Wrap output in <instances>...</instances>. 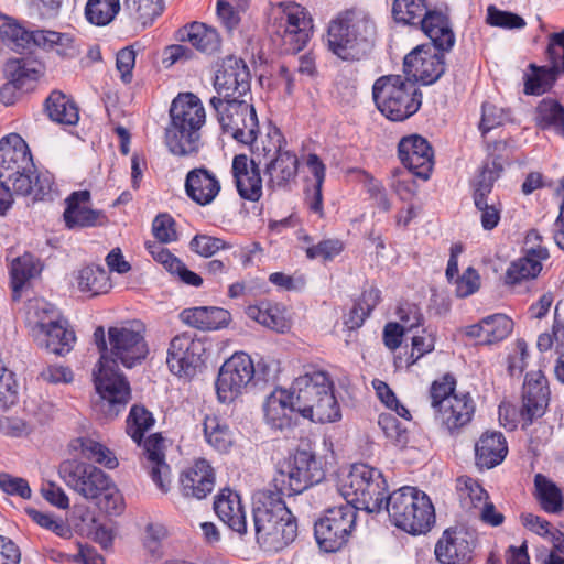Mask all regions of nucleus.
Wrapping results in <instances>:
<instances>
[{"instance_id": "f257e3e1", "label": "nucleus", "mask_w": 564, "mask_h": 564, "mask_svg": "<svg viewBox=\"0 0 564 564\" xmlns=\"http://www.w3.org/2000/svg\"><path fill=\"white\" fill-rule=\"evenodd\" d=\"M252 519L256 542L264 552L275 553L297 536V520L286 507L283 496L271 489L257 494Z\"/></svg>"}, {"instance_id": "f03ea898", "label": "nucleus", "mask_w": 564, "mask_h": 564, "mask_svg": "<svg viewBox=\"0 0 564 564\" xmlns=\"http://www.w3.org/2000/svg\"><path fill=\"white\" fill-rule=\"evenodd\" d=\"M377 25L366 12L348 9L328 23L326 44L329 52L346 62L367 57L375 47Z\"/></svg>"}, {"instance_id": "7ed1b4c3", "label": "nucleus", "mask_w": 564, "mask_h": 564, "mask_svg": "<svg viewBox=\"0 0 564 564\" xmlns=\"http://www.w3.org/2000/svg\"><path fill=\"white\" fill-rule=\"evenodd\" d=\"M58 475L65 485L108 514L123 511V497L111 478L97 466L78 459L63 460Z\"/></svg>"}, {"instance_id": "20e7f679", "label": "nucleus", "mask_w": 564, "mask_h": 564, "mask_svg": "<svg viewBox=\"0 0 564 564\" xmlns=\"http://www.w3.org/2000/svg\"><path fill=\"white\" fill-rule=\"evenodd\" d=\"M294 406L303 417L326 423L340 419V408L334 394V386L325 371L313 370L299 376L292 383Z\"/></svg>"}, {"instance_id": "39448f33", "label": "nucleus", "mask_w": 564, "mask_h": 564, "mask_svg": "<svg viewBox=\"0 0 564 564\" xmlns=\"http://www.w3.org/2000/svg\"><path fill=\"white\" fill-rule=\"evenodd\" d=\"M171 123L165 131L169 150L180 156L198 151L199 130L206 113L200 99L193 93L180 94L171 105Z\"/></svg>"}, {"instance_id": "423d86ee", "label": "nucleus", "mask_w": 564, "mask_h": 564, "mask_svg": "<svg viewBox=\"0 0 564 564\" xmlns=\"http://www.w3.org/2000/svg\"><path fill=\"white\" fill-rule=\"evenodd\" d=\"M253 163L261 164L272 188H288L295 183L299 173V158L288 149L286 140L276 127L269 128L251 148Z\"/></svg>"}, {"instance_id": "0eeeda50", "label": "nucleus", "mask_w": 564, "mask_h": 564, "mask_svg": "<svg viewBox=\"0 0 564 564\" xmlns=\"http://www.w3.org/2000/svg\"><path fill=\"white\" fill-rule=\"evenodd\" d=\"M377 109L390 121L401 122L415 115L422 106L416 83L404 75H383L372 85Z\"/></svg>"}, {"instance_id": "6e6552de", "label": "nucleus", "mask_w": 564, "mask_h": 564, "mask_svg": "<svg viewBox=\"0 0 564 564\" xmlns=\"http://www.w3.org/2000/svg\"><path fill=\"white\" fill-rule=\"evenodd\" d=\"M383 509L397 528L413 535L429 532L435 523L430 497L415 487L405 486L391 492Z\"/></svg>"}, {"instance_id": "1a4fd4ad", "label": "nucleus", "mask_w": 564, "mask_h": 564, "mask_svg": "<svg viewBox=\"0 0 564 564\" xmlns=\"http://www.w3.org/2000/svg\"><path fill=\"white\" fill-rule=\"evenodd\" d=\"M455 389V377L452 373H445L441 379L432 382L429 391L435 420L451 434L458 433L469 424L476 411V404L470 394L456 393Z\"/></svg>"}, {"instance_id": "9d476101", "label": "nucleus", "mask_w": 564, "mask_h": 564, "mask_svg": "<svg viewBox=\"0 0 564 564\" xmlns=\"http://www.w3.org/2000/svg\"><path fill=\"white\" fill-rule=\"evenodd\" d=\"M94 341L100 352L97 371H94L96 391L100 397L99 409L107 419H115L130 400V386L122 373L115 370V362L109 365V348L102 326L94 332Z\"/></svg>"}, {"instance_id": "9b49d317", "label": "nucleus", "mask_w": 564, "mask_h": 564, "mask_svg": "<svg viewBox=\"0 0 564 564\" xmlns=\"http://www.w3.org/2000/svg\"><path fill=\"white\" fill-rule=\"evenodd\" d=\"M339 490L346 505H351L356 511L380 512L388 499V484L382 473L362 463L351 466Z\"/></svg>"}, {"instance_id": "f8f14e48", "label": "nucleus", "mask_w": 564, "mask_h": 564, "mask_svg": "<svg viewBox=\"0 0 564 564\" xmlns=\"http://www.w3.org/2000/svg\"><path fill=\"white\" fill-rule=\"evenodd\" d=\"M325 478L322 460L310 448H296L278 468L272 480L275 492L282 496L302 494Z\"/></svg>"}, {"instance_id": "ddd939ff", "label": "nucleus", "mask_w": 564, "mask_h": 564, "mask_svg": "<svg viewBox=\"0 0 564 564\" xmlns=\"http://www.w3.org/2000/svg\"><path fill=\"white\" fill-rule=\"evenodd\" d=\"M209 105L224 134L251 148L259 141V121L252 99L210 98Z\"/></svg>"}, {"instance_id": "4468645a", "label": "nucleus", "mask_w": 564, "mask_h": 564, "mask_svg": "<svg viewBox=\"0 0 564 564\" xmlns=\"http://www.w3.org/2000/svg\"><path fill=\"white\" fill-rule=\"evenodd\" d=\"M272 24V40L280 53L295 54L303 50L313 33V20L301 4L282 3Z\"/></svg>"}, {"instance_id": "2eb2a0df", "label": "nucleus", "mask_w": 564, "mask_h": 564, "mask_svg": "<svg viewBox=\"0 0 564 564\" xmlns=\"http://www.w3.org/2000/svg\"><path fill=\"white\" fill-rule=\"evenodd\" d=\"M356 519L357 511L351 505L327 509L314 525V535L321 550L333 553L345 546L355 529Z\"/></svg>"}, {"instance_id": "dca6fc26", "label": "nucleus", "mask_w": 564, "mask_h": 564, "mask_svg": "<svg viewBox=\"0 0 564 564\" xmlns=\"http://www.w3.org/2000/svg\"><path fill=\"white\" fill-rule=\"evenodd\" d=\"M109 365L115 362V370L119 372L117 362L131 368L145 359L149 349L144 338V327L139 322L127 323L122 326L109 327Z\"/></svg>"}, {"instance_id": "f3484780", "label": "nucleus", "mask_w": 564, "mask_h": 564, "mask_svg": "<svg viewBox=\"0 0 564 564\" xmlns=\"http://www.w3.org/2000/svg\"><path fill=\"white\" fill-rule=\"evenodd\" d=\"M256 376V366L246 352H236L219 369L215 387L220 403H231L240 397Z\"/></svg>"}, {"instance_id": "a211bd4d", "label": "nucleus", "mask_w": 564, "mask_h": 564, "mask_svg": "<svg viewBox=\"0 0 564 564\" xmlns=\"http://www.w3.org/2000/svg\"><path fill=\"white\" fill-rule=\"evenodd\" d=\"M205 351V343L194 334L185 332L176 335L171 339L167 349V367L178 377L191 378L203 365Z\"/></svg>"}, {"instance_id": "6ab92c4d", "label": "nucleus", "mask_w": 564, "mask_h": 564, "mask_svg": "<svg viewBox=\"0 0 564 564\" xmlns=\"http://www.w3.org/2000/svg\"><path fill=\"white\" fill-rule=\"evenodd\" d=\"M213 98H249L251 95V73L246 62L236 56H227L216 72Z\"/></svg>"}, {"instance_id": "aec40b11", "label": "nucleus", "mask_w": 564, "mask_h": 564, "mask_svg": "<svg viewBox=\"0 0 564 564\" xmlns=\"http://www.w3.org/2000/svg\"><path fill=\"white\" fill-rule=\"evenodd\" d=\"M477 533L465 527L447 528L435 545V556L442 564H467L473 560Z\"/></svg>"}, {"instance_id": "412c9836", "label": "nucleus", "mask_w": 564, "mask_h": 564, "mask_svg": "<svg viewBox=\"0 0 564 564\" xmlns=\"http://www.w3.org/2000/svg\"><path fill=\"white\" fill-rule=\"evenodd\" d=\"M43 311L51 313L52 316L36 322L33 328L35 340L52 354L58 356L68 354L76 340L74 330L68 328L67 322L59 318L58 313L53 308H43Z\"/></svg>"}, {"instance_id": "4be33fe9", "label": "nucleus", "mask_w": 564, "mask_h": 564, "mask_svg": "<svg viewBox=\"0 0 564 564\" xmlns=\"http://www.w3.org/2000/svg\"><path fill=\"white\" fill-rule=\"evenodd\" d=\"M404 76L431 85L438 80L445 72L444 52L433 53L431 48L417 46L403 61Z\"/></svg>"}, {"instance_id": "5701e85b", "label": "nucleus", "mask_w": 564, "mask_h": 564, "mask_svg": "<svg viewBox=\"0 0 564 564\" xmlns=\"http://www.w3.org/2000/svg\"><path fill=\"white\" fill-rule=\"evenodd\" d=\"M20 171L35 172L28 143L18 133L0 139V178H12Z\"/></svg>"}, {"instance_id": "b1692460", "label": "nucleus", "mask_w": 564, "mask_h": 564, "mask_svg": "<svg viewBox=\"0 0 564 564\" xmlns=\"http://www.w3.org/2000/svg\"><path fill=\"white\" fill-rule=\"evenodd\" d=\"M398 155L413 175L429 178L434 165V152L425 138L417 134L402 138L398 144Z\"/></svg>"}, {"instance_id": "393cba45", "label": "nucleus", "mask_w": 564, "mask_h": 564, "mask_svg": "<svg viewBox=\"0 0 564 564\" xmlns=\"http://www.w3.org/2000/svg\"><path fill=\"white\" fill-rule=\"evenodd\" d=\"M549 381L543 371L535 370L525 375L522 387L521 416L531 424L534 419L541 417L550 401Z\"/></svg>"}, {"instance_id": "a878e982", "label": "nucleus", "mask_w": 564, "mask_h": 564, "mask_svg": "<svg viewBox=\"0 0 564 564\" xmlns=\"http://www.w3.org/2000/svg\"><path fill=\"white\" fill-rule=\"evenodd\" d=\"M184 189L193 203L198 206H208L219 196L221 183L215 172L206 166H199L187 172Z\"/></svg>"}, {"instance_id": "bb28decb", "label": "nucleus", "mask_w": 564, "mask_h": 564, "mask_svg": "<svg viewBox=\"0 0 564 564\" xmlns=\"http://www.w3.org/2000/svg\"><path fill=\"white\" fill-rule=\"evenodd\" d=\"M261 164L253 163V153L249 160L246 154L234 156L231 172L236 188L241 198L258 202L262 196Z\"/></svg>"}, {"instance_id": "cd10ccee", "label": "nucleus", "mask_w": 564, "mask_h": 564, "mask_svg": "<svg viewBox=\"0 0 564 564\" xmlns=\"http://www.w3.org/2000/svg\"><path fill=\"white\" fill-rule=\"evenodd\" d=\"M550 258L547 248L523 249L522 256L510 262L505 283L516 288L523 282L535 280L542 271L543 261Z\"/></svg>"}, {"instance_id": "c85d7f7f", "label": "nucleus", "mask_w": 564, "mask_h": 564, "mask_svg": "<svg viewBox=\"0 0 564 564\" xmlns=\"http://www.w3.org/2000/svg\"><path fill=\"white\" fill-rule=\"evenodd\" d=\"M215 487V471L210 464L202 458L180 476V489L184 497L204 499Z\"/></svg>"}, {"instance_id": "c756f323", "label": "nucleus", "mask_w": 564, "mask_h": 564, "mask_svg": "<svg viewBox=\"0 0 564 564\" xmlns=\"http://www.w3.org/2000/svg\"><path fill=\"white\" fill-rule=\"evenodd\" d=\"M142 444L151 479L163 494L169 492L171 488V468L165 462L163 437L155 433L150 435Z\"/></svg>"}, {"instance_id": "7c9ffc66", "label": "nucleus", "mask_w": 564, "mask_h": 564, "mask_svg": "<svg viewBox=\"0 0 564 564\" xmlns=\"http://www.w3.org/2000/svg\"><path fill=\"white\" fill-rule=\"evenodd\" d=\"M90 200V192L87 189L73 192L66 198V208L63 217L68 229L93 227L105 218L101 212L88 208L86 204Z\"/></svg>"}, {"instance_id": "2f4dec72", "label": "nucleus", "mask_w": 564, "mask_h": 564, "mask_svg": "<svg viewBox=\"0 0 564 564\" xmlns=\"http://www.w3.org/2000/svg\"><path fill=\"white\" fill-rule=\"evenodd\" d=\"M214 510L218 518L240 536L248 531L246 511L238 492L225 488L215 497Z\"/></svg>"}, {"instance_id": "473e14b6", "label": "nucleus", "mask_w": 564, "mask_h": 564, "mask_svg": "<svg viewBox=\"0 0 564 564\" xmlns=\"http://www.w3.org/2000/svg\"><path fill=\"white\" fill-rule=\"evenodd\" d=\"M513 330V321L505 314H494L466 327L465 334L478 345H494L506 339Z\"/></svg>"}, {"instance_id": "72a5a7b5", "label": "nucleus", "mask_w": 564, "mask_h": 564, "mask_svg": "<svg viewBox=\"0 0 564 564\" xmlns=\"http://www.w3.org/2000/svg\"><path fill=\"white\" fill-rule=\"evenodd\" d=\"M419 25L432 41L434 48L444 53L453 48L456 37L446 13L441 10H429Z\"/></svg>"}, {"instance_id": "f704fd0d", "label": "nucleus", "mask_w": 564, "mask_h": 564, "mask_svg": "<svg viewBox=\"0 0 564 564\" xmlns=\"http://www.w3.org/2000/svg\"><path fill=\"white\" fill-rule=\"evenodd\" d=\"M263 412L265 422L272 429L282 431L292 425V415L296 409L290 392L275 389L267 397Z\"/></svg>"}, {"instance_id": "c9c22d12", "label": "nucleus", "mask_w": 564, "mask_h": 564, "mask_svg": "<svg viewBox=\"0 0 564 564\" xmlns=\"http://www.w3.org/2000/svg\"><path fill=\"white\" fill-rule=\"evenodd\" d=\"M508 454L506 437L501 432H485L475 444V462L479 468L490 469L502 463Z\"/></svg>"}, {"instance_id": "e433bc0d", "label": "nucleus", "mask_w": 564, "mask_h": 564, "mask_svg": "<svg viewBox=\"0 0 564 564\" xmlns=\"http://www.w3.org/2000/svg\"><path fill=\"white\" fill-rule=\"evenodd\" d=\"M181 321L199 330H215L226 327L231 315L227 310L217 306H198L185 308L180 313Z\"/></svg>"}, {"instance_id": "4c0bfd02", "label": "nucleus", "mask_w": 564, "mask_h": 564, "mask_svg": "<svg viewBox=\"0 0 564 564\" xmlns=\"http://www.w3.org/2000/svg\"><path fill=\"white\" fill-rule=\"evenodd\" d=\"M180 39L188 41L196 50L213 54L220 50L221 40L216 29L200 22H193L180 30Z\"/></svg>"}, {"instance_id": "58836bf2", "label": "nucleus", "mask_w": 564, "mask_h": 564, "mask_svg": "<svg viewBox=\"0 0 564 564\" xmlns=\"http://www.w3.org/2000/svg\"><path fill=\"white\" fill-rule=\"evenodd\" d=\"M42 271L41 262L31 253H24L12 261L10 275L12 300L21 299V291L31 279L36 278Z\"/></svg>"}, {"instance_id": "ea45409f", "label": "nucleus", "mask_w": 564, "mask_h": 564, "mask_svg": "<svg viewBox=\"0 0 564 564\" xmlns=\"http://www.w3.org/2000/svg\"><path fill=\"white\" fill-rule=\"evenodd\" d=\"M9 82L20 90H29L31 85L43 75V66L33 59H10L6 65Z\"/></svg>"}, {"instance_id": "a19ab883", "label": "nucleus", "mask_w": 564, "mask_h": 564, "mask_svg": "<svg viewBox=\"0 0 564 564\" xmlns=\"http://www.w3.org/2000/svg\"><path fill=\"white\" fill-rule=\"evenodd\" d=\"M534 496L543 511L551 514H558L564 509L562 490L550 478L542 474L534 476Z\"/></svg>"}, {"instance_id": "79ce46f5", "label": "nucleus", "mask_w": 564, "mask_h": 564, "mask_svg": "<svg viewBox=\"0 0 564 564\" xmlns=\"http://www.w3.org/2000/svg\"><path fill=\"white\" fill-rule=\"evenodd\" d=\"M48 117L61 124L73 126L79 119L78 108L74 101L61 91H52L45 101Z\"/></svg>"}, {"instance_id": "37998d69", "label": "nucleus", "mask_w": 564, "mask_h": 564, "mask_svg": "<svg viewBox=\"0 0 564 564\" xmlns=\"http://www.w3.org/2000/svg\"><path fill=\"white\" fill-rule=\"evenodd\" d=\"M246 314L249 318L279 333H284L289 328V323L282 311L271 302L262 301L259 304L250 305L247 307Z\"/></svg>"}, {"instance_id": "c03bdc74", "label": "nucleus", "mask_w": 564, "mask_h": 564, "mask_svg": "<svg viewBox=\"0 0 564 564\" xmlns=\"http://www.w3.org/2000/svg\"><path fill=\"white\" fill-rule=\"evenodd\" d=\"M503 171L499 158L486 161L473 182L474 204H481L482 198H490L495 182L500 177Z\"/></svg>"}, {"instance_id": "a18cd8bd", "label": "nucleus", "mask_w": 564, "mask_h": 564, "mask_svg": "<svg viewBox=\"0 0 564 564\" xmlns=\"http://www.w3.org/2000/svg\"><path fill=\"white\" fill-rule=\"evenodd\" d=\"M204 436L206 442L220 453L228 452L235 442L234 432L229 425L216 415L205 417Z\"/></svg>"}, {"instance_id": "49530a36", "label": "nucleus", "mask_w": 564, "mask_h": 564, "mask_svg": "<svg viewBox=\"0 0 564 564\" xmlns=\"http://www.w3.org/2000/svg\"><path fill=\"white\" fill-rule=\"evenodd\" d=\"M306 165L315 178V184L312 192H307L306 194V204L308 205L311 212L317 214L319 217H323L324 212L322 188L326 176V166L319 156L315 153L308 154Z\"/></svg>"}, {"instance_id": "de8ad7c7", "label": "nucleus", "mask_w": 564, "mask_h": 564, "mask_svg": "<svg viewBox=\"0 0 564 564\" xmlns=\"http://www.w3.org/2000/svg\"><path fill=\"white\" fill-rule=\"evenodd\" d=\"M78 288L82 292L99 295L111 289V282L104 267L91 264L79 271Z\"/></svg>"}, {"instance_id": "09e8293b", "label": "nucleus", "mask_w": 564, "mask_h": 564, "mask_svg": "<svg viewBox=\"0 0 564 564\" xmlns=\"http://www.w3.org/2000/svg\"><path fill=\"white\" fill-rule=\"evenodd\" d=\"M72 446L79 449L83 457L88 460L104 465L109 469L118 466V460L112 452L99 442L88 437H78L72 442Z\"/></svg>"}, {"instance_id": "8fccbe9b", "label": "nucleus", "mask_w": 564, "mask_h": 564, "mask_svg": "<svg viewBox=\"0 0 564 564\" xmlns=\"http://www.w3.org/2000/svg\"><path fill=\"white\" fill-rule=\"evenodd\" d=\"M155 423L153 414L143 405L134 404L126 420L127 434L140 446L145 432Z\"/></svg>"}, {"instance_id": "3c124183", "label": "nucleus", "mask_w": 564, "mask_h": 564, "mask_svg": "<svg viewBox=\"0 0 564 564\" xmlns=\"http://www.w3.org/2000/svg\"><path fill=\"white\" fill-rule=\"evenodd\" d=\"M427 11L425 0H393L391 10L395 22L408 25H419Z\"/></svg>"}, {"instance_id": "603ef678", "label": "nucleus", "mask_w": 564, "mask_h": 564, "mask_svg": "<svg viewBox=\"0 0 564 564\" xmlns=\"http://www.w3.org/2000/svg\"><path fill=\"white\" fill-rule=\"evenodd\" d=\"M456 489L462 506L467 509H478L485 500L489 499L487 491L481 487V485L468 476H460L457 478Z\"/></svg>"}, {"instance_id": "864d4df0", "label": "nucleus", "mask_w": 564, "mask_h": 564, "mask_svg": "<svg viewBox=\"0 0 564 564\" xmlns=\"http://www.w3.org/2000/svg\"><path fill=\"white\" fill-rule=\"evenodd\" d=\"M120 10V0H88L85 7L86 19L95 25L109 24Z\"/></svg>"}, {"instance_id": "5fc2aeb1", "label": "nucleus", "mask_w": 564, "mask_h": 564, "mask_svg": "<svg viewBox=\"0 0 564 564\" xmlns=\"http://www.w3.org/2000/svg\"><path fill=\"white\" fill-rule=\"evenodd\" d=\"M124 8L132 19L145 26L163 12L164 3L163 0H124Z\"/></svg>"}, {"instance_id": "6e6d98bb", "label": "nucleus", "mask_w": 564, "mask_h": 564, "mask_svg": "<svg viewBox=\"0 0 564 564\" xmlns=\"http://www.w3.org/2000/svg\"><path fill=\"white\" fill-rule=\"evenodd\" d=\"M532 74L527 77L524 84V94L527 95H542L547 91L556 80L558 72L555 68L541 66L534 64L530 65Z\"/></svg>"}, {"instance_id": "4d7b16f0", "label": "nucleus", "mask_w": 564, "mask_h": 564, "mask_svg": "<svg viewBox=\"0 0 564 564\" xmlns=\"http://www.w3.org/2000/svg\"><path fill=\"white\" fill-rule=\"evenodd\" d=\"M2 42L14 51L32 48V31L15 21H7L0 26Z\"/></svg>"}, {"instance_id": "13d9d810", "label": "nucleus", "mask_w": 564, "mask_h": 564, "mask_svg": "<svg viewBox=\"0 0 564 564\" xmlns=\"http://www.w3.org/2000/svg\"><path fill=\"white\" fill-rule=\"evenodd\" d=\"M536 119L542 129L564 130V108L555 100L543 99L536 108Z\"/></svg>"}, {"instance_id": "bf43d9fd", "label": "nucleus", "mask_w": 564, "mask_h": 564, "mask_svg": "<svg viewBox=\"0 0 564 564\" xmlns=\"http://www.w3.org/2000/svg\"><path fill=\"white\" fill-rule=\"evenodd\" d=\"M378 424L386 437L395 446L404 447L408 443V431L402 427L401 422L391 413H381Z\"/></svg>"}, {"instance_id": "052dcab7", "label": "nucleus", "mask_w": 564, "mask_h": 564, "mask_svg": "<svg viewBox=\"0 0 564 564\" xmlns=\"http://www.w3.org/2000/svg\"><path fill=\"white\" fill-rule=\"evenodd\" d=\"M229 248H231L230 243L209 235H195L189 241V249L204 258H210L219 250Z\"/></svg>"}, {"instance_id": "680f3d73", "label": "nucleus", "mask_w": 564, "mask_h": 564, "mask_svg": "<svg viewBox=\"0 0 564 564\" xmlns=\"http://www.w3.org/2000/svg\"><path fill=\"white\" fill-rule=\"evenodd\" d=\"M25 512L36 524L54 532L56 535L61 538L72 536L70 528L62 519H56L33 508L25 509Z\"/></svg>"}, {"instance_id": "e2e57ef3", "label": "nucleus", "mask_w": 564, "mask_h": 564, "mask_svg": "<svg viewBox=\"0 0 564 564\" xmlns=\"http://www.w3.org/2000/svg\"><path fill=\"white\" fill-rule=\"evenodd\" d=\"M487 22L492 26L502 29H522L525 26V21L522 17L497 9L495 6H489L487 9Z\"/></svg>"}, {"instance_id": "0e129e2a", "label": "nucleus", "mask_w": 564, "mask_h": 564, "mask_svg": "<svg viewBox=\"0 0 564 564\" xmlns=\"http://www.w3.org/2000/svg\"><path fill=\"white\" fill-rule=\"evenodd\" d=\"M18 401V384L12 372L1 366L0 371V410H7Z\"/></svg>"}, {"instance_id": "69168bd1", "label": "nucleus", "mask_w": 564, "mask_h": 564, "mask_svg": "<svg viewBox=\"0 0 564 564\" xmlns=\"http://www.w3.org/2000/svg\"><path fill=\"white\" fill-rule=\"evenodd\" d=\"M481 212L480 221L485 230H492L500 221L501 203L494 198H482L481 204H475Z\"/></svg>"}, {"instance_id": "338daca9", "label": "nucleus", "mask_w": 564, "mask_h": 564, "mask_svg": "<svg viewBox=\"0 0 564 564\" xmlns=\"http://www.w3.org/2000/svg\"><path fill=\"white\" fill-rule=\"evenodd\" d=\"M344 250V242L339 239H324L317 245L306 248V257L311 260L323 258L332 260Z\"/></svg>"}, {"instance_id": "774afa93", "label": "nucleus", "mask_w": 564, "mask_h": 564, "mask_svg": "<svg viewBox=\"0 0 564 564\" xmlns=\"http://www.w3.org/2000/svg\"><path fill=\"white\" fill-rule=\"evenodd\" d=\"M546 55L551 63V68H555L557 72L564 70V30L551 34Z\"/></svg>"}]
</instances>
